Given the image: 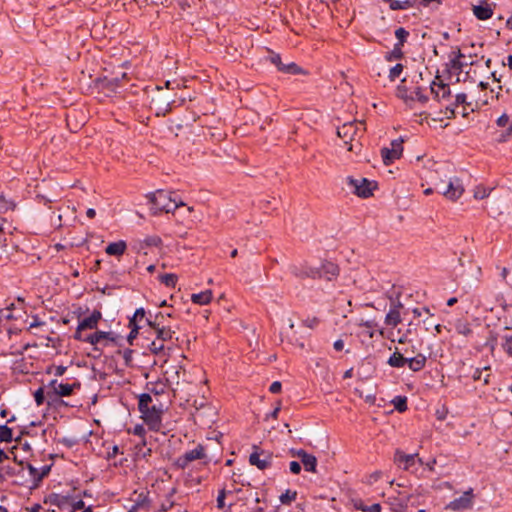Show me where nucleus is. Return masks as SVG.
I'll return each mask as SVG.
<instances>
[{"label":"nucleus","instance_id":"f257e3e1","mask_svg":"<svg viewBox=\"0 0 512 512\" xmlns=\"http://www.w3.org/2000/svg\"><path fill=\"white\" fill-rule=\"evenodd\" d=\"M138 409L150 430L159 431L162 428L163 405L155 403L150 393H142L139 396Z\"/></svg>","mask_w":512,"mask_h":512},{"label":"nucleus","instance_id":"f03ea898","mask_svg":"<svg viewBox=\"0 0 512 512\" xmlns=\"http://www.w3.org/2000/svg\"><path fill=\"white\" fill-rule=\"evenodd\" d=\"M147 198L151 204L150 210L153 215H157L161 212H174L177 208L185 205L178 197L177 193L165 190H157L149 193Z\"/></svg>","mask_w":512,"mask_h":512},{"label":"nucleus","instance_id":"7ed1b4c3","mask_svg":"<svg viewBox=\"0 0 512 512\" xmlns=\"http://www.w3.org/2000/svg\"><path fill=\"white\" fill-rule=\"evenodd\" d=\"M364 129L361 122H347L338 127L337 135L342 139L348 151L358 153L362 147L360 138L363 136Z\"/></svg>","mask_w":512,"mask_h":512},{"label":"nucleus","instance_id":"20e7f679","mask_svg":"<svg viewBox=\"0 0 512 512\" xmlns=\"http://www.w3.org/2000/svg\"><path fill=\"white\" fill-rule=\"evenodd\" d=\"M76 387H79V384L62 383L56 379L49 381L46 385V398L48 405H53L60 397L70 396Z\"/></svg>","mask_w":512,"mask_h":512},{"label":"nucleus","instance_id":"39448f33","mask_svg":"<svg viewBox=\"0 0 512 512\" xmlns=\"http://www.w3.org/2000/svg\"><path fill=\"white\" fill-rule=\"evenodd\" d=\"M435 189L445 198L452 201L459 199L464 192L462 182L457 177L449 178L448 181L441 180L435 183Z\"/></svg>","mask_w":512,"mask_h":512},{"label":"nucleus","instance_id":"423d86ee","mask_svg":"<svg viewBox=\"0 0 512 512\" xmlns=\"http://www.w3.org/2000/svg\"><path fill=\"white\" fill-rule=\"evenodd\" d=\"M347 182L353 192L362 198H367L372 195V191L376 185L374 182L367 180L366 178H352L348 177Z\"/></svg>","mask_w":512,"mask_h":512},{"label":"nucleus","instance_id":"0eeeda50","mask_svg":"<svg viewBox=\"0 0 512 512\" xmlns=\"http://www.w3.org/2000/svg\"><path fill=\"white\" fill-rule=\"evenodd\" d=\"M403 307V303L399 299L391 301L384 319V324L389 330L393 331L402 322L401 310Z\"/></svg>","mask_w":512,"mask_h":512},{"label":"nucleus","instance_id":"6e6552de","mask_svg":"<svg viewBox=\"0 0 512 512\" xmlns=\"http://www.w3.org/2000/svg\"><path fill=\"white\" fill-rule=\"evenodd\" d=\"M403 139L398 138L390 143V147L381 149V157L385 165H390L396 159H399L403 152Z\"/></svg>","mask_w":512,"mask_h":512},{"label":"nucleus","instance_id":"1a4fd4ad","mask_svg":"<svg viewBox=\"0 0 512 512\" xmlns=\"http://www.w3.org/2000/svg\"><path fill=\"white\" fill-rule=\"evenodd\" d=\"M474 502L473 489L469 488L459 498L454 499L446 505L447 510L463 511L472 508Z\"/></svg>","mask_w":512,"mask_h":512},{"label":"nucleus","instance_id":"9d476101","mask_svg":"<svg viewBox=\"0 0 512 512\" xmlns=\"http://www.w3.org/2000/svg\"><path fill=\"white\" fill-rule=\"evenodd\" d=\"M272 460V455L264 450H255L249 456V463L253 466H256L260 470L269 468L272 464Z\"/></svg>","mask_w":512,"mask_h":512},{"label":"nucleus","instance_id":"9b49d317","mask_svg":"<svg viewBox=\"0 0 512 512\" xmlns=\"http://www.w3.org/2000/svg\"><path fill=\"white\" fill-rule=\"evenodd\" d=\"M115 336L112 332L97 331L93 334L85 336V342L94 346V350L100 352L99 345H105V341H115Z\"/></svg>","mask_w":512,"mask_h":512},{"label":"nucleus","instance_id":"f8f14e48","mask_svg":"<svg viewBox=\"0 0 512 512\" xmlns=\"http://www.w3.org/2000/svg\"><path fill=\"white\" fill-rule=\"evenodd\" d=\"M394 462L404 470H410L416 462L421 463V459L418 458V454H405L401 450H396L394 455Z\"/></svg>","mask_w":512,"mask_h":512},{"label":"nucleus","instance_id":"ddd939ff","mask_svg":"<svg viewBox=\"0 0 512 512\" xmlns=\"http://www.w3.org/2000/svg\"><path fill=\"white\" fill-rule=\"evenodd\" d=\"M205 456L204 447L197 445L194 449L186 451L182 456L177 459V465L185 468L190 462L202 459Z\"/></svg>","mask_w":512,"mask_h":512},{"label":"nucleus","instance_id":"4468645a","mask_svg":"<svg viewBox=\"0 0 512 512\" xmlns=\"http://www.w3.org/2000/svg\"><path fill=\"white\" fill-rule=\"evenodd\" d=\"M291 272L297 276V277H310V278H313V279H316V278H322V272L321 270L318 268H315V267H310V266H307V265H301V266H293L291 268Z\"/></svg>","mask_w":512,"mask_h":512},{"label":"nucleus","instance_id":"2eb2a0df","mask_svg":"<svg viewBox=\"0 0 512 512\" xmlns=\"http://www.w3.org/2000/svg\"><path fill=\"white\" fill-rule=\"evenodd\" d=\"M270 61L281 72L288 73V74H298L300 72V68L293 62L288 63V64H283L281 61V57L278 54H272L270 56Z\"/></svg>","mask_w":512,"mask_h":512},{"label":"nucleus","instance_id":"dca6fc26","mask_svg":"<svg viewBox=\"0 0 512 512\" xmlns=\"http://www.w3.org/2000/svg\"><path fill=\"white\" fill-rule=\"evenodd\" d=\"M464 58V55L460 51V49H457L456 51H452L449 56V68L451 71H454L456 73H460L464 66L467 65L466 62H464L462 59Z\"/></svg>","mask_w":512,"mask_h":512},{"label":"nucleus","instance_id":"f3484780","mask_svg":"<svg viewBox=\"0 0 512 512\" xmlns=\"http://www.w3.org/2000/svg\"><path fill=\"white\" fill-rule=\"evenodd\" d=\"M102 315L99 311L94 310L88 317L83 318L78 323V330L94 329L97 327Z\"/></svg>","mask_w":512,"mask_h":512},{"label":"nucleus","instance_id":"a211bd4d","mask_svg":"<svg viewBox=\"0 0 512 512\" xmlns=\"http://www.w3.org/2000/svg\"><path fill=\"white\" fill-rule=\"evenodd\" d=\"M430 88H431V92L434 94V97L436 99H438L439 101L447 99L451 94V90H450L449 86L442 82L433 81L431 83Z\"/></svg>","mask_w":512,"mask_h":512},{"label":"nucleus","instance_id":"6ab92c4d","mask_svg":"<svg viewBox=\"0 0 512 512\" xmlns=\"http://www.w3.org/2000/svg\"><path fill=\"white\" fill-rule=\"evenodd\" d=\"M174 332L170 328H159L157 330V339L152 342V346L155 350H162L163 349V341L171 340L173 337Z\"/></svg>","mask_w":512,"mask_h":512},{"label":"nucleus","instance_id":"aec40b11","mask_svg":"<svg viewBox=\"0 0 512 512\" xmlns=\"http://www.w3.org/2000/svg\"><path fill=\"white\" fill-rule=\"evenodd\" d=\"M319 269L322 272V278L328 281L335 279L338 276V266L332 262L323 263Z\"/></svg>","mask_w":512,"mask_h":512},{"label":"nucleus","instance_id":"412c9836","mask_svg":"<svg viewBox=\"0 0 512 512\" xmlns=\"http://www.w3.org/2000/svg\"><path fill=\"white\" fill-rule=\"evenodd\" d=\"M473 13L479 20L490 19L493 15V10L487 2L473 7Z\"/></svg>","mask_w":512,"mask_h":512},{"label":"nucleus","instance_id":"4be33fe9","mask_svg":"<svg viewBox=\"0 0 512 512\" xmlns=\"http://www.w3.org/2000/svg\"><path fill=\"white\" fill-rule=\"evenodd\" d=\"M127 248V244L123 240H119L117 242H112L107 245L105 248V252L110 256H122Z\"/></svg>","mask_w":512,"mask_h":512},{"label":"nucleus","instance_id":"5701e85b","mask_svg":"<svg viewBox=\"0 0 512 512\" xmlns=\"http://www.w3.org/2000/svg\"><path fill=\"white\" fill-rule=\"evenodd\" d=\"M406 360V365H408L409 369L413 372H418L425 367L427 358L425 355L420 353L415 357L407 358Z\"/></svg>","mask_w":512,"mask_h":512},{"label":"nucleus","instance_id":"b1692460","mask_svg":"<svg viewBox=\"0 0 512 512\" xmlns=\"http://www.w3.org/2000/svg\"><path fill=\"white\" fill-rule=\"evenodd\" d=\"M213 293L211 290H205L191 295V301L197 305H207L212 300Z\"/></svg>","mask_w":512,"mask_h":512},{"label":"nucleus","instance_id":"393cba45","mask_svg":"<svg viewBox=\"0 0 512 512\" xmlns=\"http://www.w3.org/2000/svg\"><path fill=\"white\" fill-rule=\"evenodd\" d=\"M378 332H379V334L381 336H386L392 342L397 341L398 343L403 344V343H406L407 340H408V333H409L408 330L402 333L401 330L399 329L398 330V334H400V336L398 338H395L394 332L392 330H388L387 333H385V329L384 328H379Z\"/></svg>","mask_w":512,"mask_h":512},{"label":"nucleus","instance_id":"a878e982","mask_svg":"<svg viewBox=\"0 0 512 512\" xmlns=\"http://www.w3.org/2000/svg\"><path fill=\"white\" fill-rule=\"evenodd\" d=\"M407 358L396 349V351L389 357L387 364L393 368H402L406 365Z\"/></svg>","mask_w":512,"mask_h":512},{"label":"nucleus","instance_id":"bb28decb","mask_svg":"<svg viewBox=\"0 0 512 512\" xmlns=\"http://www.w3.org/2000/svg\"><path fill=\"white\" fill-rule=\"evenodd\" d=\"M149 501L146 495L139 494L137 498L134 500V503L128 509V512H138L140 509L148 508Z\"/></svg>","mask_w":512,"mask_h":512},{"label":"nucleus","instance_id":"cd10ccee","mask_svg":"<svg viewBox=\"0 0 512 512\" xmlns=\"http://www.w3.org/2000/svg\"><path fill=\"white\" fill-rule=\"evenodd\" d=\"M354 507L356 510L362 512H381L382 508L379 503H374L372 505H366L362 500L354 501Z\"/></svg>","mask_w":512,"mask_h":512},{"label":"nucleus","instance_id":"c85d7f7f","mask_svg":"<svg viewBox=\"0 0 512 512\" xmlns=\"http://www.w3.org/2000/svg\"><path fill=\"white\" fill-rule=\"evenodd\" d=\"M301 462L306 471L313 473L316 472L317 459L314 455L308 453L307 456L301 460Z\"/></svg>","mask_w":512,"mask_h":512},{"label":"nucleus","instance_id":"c756f323","mask_svg":"<svg viewBox=\"0 0 512 512\" xmlns=\"http://www.w3.org/2000/svg\"><path fill=\"white\" fill-rule=\"evenodd\" d=\"M392 10H405L413 6V0H389Z\"/></svg>","mask_w":512,"mask_h":512},{"label":"nucleus","instance_id":"7c9ffc66","mask_svg":"<svg viewBox=\"0 0 512 512\" xmlns=\"http://www.w3.org/2000/svg\"><path fill=\"white\" fill-rule=\"evenodd\" d=\"M51 503L53 505L58 506L59 508H64L66 506H69L70 498L67 496H62L59 494H54L51 496Z\"/></svg>","mask_w":512,"mask_h":512},{"label":"nucleus","instance_id":"2f4dec72","mask_svg":"<svg viewBox=\"0 0 512 512\" xmlns=\"http://www.w3.org/2000/svg\"><path fill=\"white\" fill-rule=\"evenodd\" d=\"M410 100H417L421 104H425L428 101V96L423 93L420 87H416L414 91L410 93Z\"/></svg>","mask_w":512,"mask_h":512},{"label":"nucleus","instance_id":"473e14b6","mask_svg":"<svg viewBox=\"0 0 512 512\" xmlns=\"http://www.w3.org/2000/svg\"><path fill=\"white\" fill-rule=\"evenodd\" d=\"M455 329L458 334H461L463 336H468L472 332L470 325L467 322L461 320H458L455 323Z\"/></svg>","mask_w":512,"mask_h":512},{"label":"nucleus","instance_id":"72a5a7b5","mask_svg":"<svg viewBox=\"0 0 512 512\" xmlns=\"http://www.w3.org/2000/svg\"><path fill=\"white\" fill-rule=\"evenodd\" d=\"M161 283L165 284L167 287H174L177 282V276L172 273L164 274L159 277Z\"/></svg>","mask_w":512,"mask_h":512},{"label":"nucleus","instance_id":"f704fd0d","mask_svg":"<svg viewBox=\"0 0 512 512\" xmlns=\"http://www.w3.org/2000/svg\"><path fill=\"white\" fill-rule=\"evenodd\" d=\"M12 440V429L7 425L0 426V441L10 442Z\"/></svg>","mask_w":512,"mask_h":512},{"label":"nucleus","instance_id":"c9c22d12","mask_svg":"<svg viewBox=\"0 0 512 512\" xmlns=\"http://www.w3.org/2000/svg\"><path fill=\"white\" fill-rule=\"evenodd\" d=\"M46 398V386L40 387L34 392V400L37 406H41Z\"/></svg>","mask_w":512,"mask_h":512},{"label":"nucleus","instance_id":"e433bc0d","mask_svg":"<svg viewBox=\"0 0 512 512\" xmlns=\"http://www.w3.org/2000/svg\"><path fill=\"white\" fill-rule=\"evenodd\" d=\"M395 36L398 40L396 44L403 45L409 36V32L405 28L399 27L395 30Z\"/></svg>","mask_w":512,"mask_h":512},{"label":"nucleus","instance_id":"4c0bfd02","mask_svg":"<svg viewBox=\"0 0 512 512\" xmlns=\"http://www.w3.org/2000/svg\"><path fill=\"white\" fill-rule=\"evenodd\" d=\"M360 326L366 328L367 330L365 333L368 335L369 338H373L375 334V328L378 326L377 323L374 321L368 320L360 324Z\"/></svg>","mask_w":512,"mask_h":512},{"label":"nucleus","instance_id":"58836bf2","mask_svg":"<svg viewBox=\"0 0 512 512\" xmlns=\"http://www.w3.org/2000/svg\"><path fill=\"white\" fill-rule=\"evenodd\" d=\"M490 194V189L484 187V186H477L474 190V198L475 199H484L488 197Z\"/></svg>","mask_w":512,"mask_h":512},{"label":"nucleus","instance_id":"ea45409f","mask_svg":"<svg viewBox=\"0 0 512 512\" xmlns=\"http://www.w3.org/2000/svg\"><path fill=\"white\" fill-rule=\"evenodd\" d=\"M466 99H467V96L465 93H458L455 96V102H454L453 106L451 108L449 106H447V110H449L451 114H454L455 107L466 103Z\"/></svg>","mask_w":512,"mask_h":512},{"label":"nucleus","instance_id":"a19ab883","mask_svg":"<svg viewBox=\"0 0 512 512\" xmlns=\"http://www.w3.org/2000/svg\"><path fill=\"white\" fill-rule=\"evenodd\" d=\"M296 495L295 491L286 490L285 493L281 494L280 501L282 504H289L296 499Z\"/></svg>","mask_w":512,"mask_h":512},{"label":"nucleus","instance_id":"79ce46f5","mask_svg":"<svg viewBox=\"0 0 512 512\" xmlns=\"http://www.w3.org/2000/svg\"><path fill=\"white\" fill-rule=\"evenodd\" d=\"M393 403H394V406L395 408L400 411V412H403L407 409V405H406V397H401V396H397L394 400H393Z\"/></svg>","mask_w":512,"mask_h":512},{"label":"nucleus","instance_id":"37998d69","mask_svg":"<svg viewBox=\"0 0 512 512\" xmlns=\"http://www.w3.org/2000/svg\"><path fill=\"white\" fill-rule=\"evenodd\" d=\"M402 71H403L402 64H396L395 66H393L389 72L390 80L394 81L395 79H397L400 76V74L402 73Z\"/></svg>","mask_w":512,"mask_h":512},{"label":"nucleus","instance_id":"c03bdc74","mask_svg":"<svg viewBox=\"0 0 512 512\" xmlns=\"http://www.w3.org/2000/svg\"><path fill=\"white\" fill-rule=\"evenodd\" d=\"M503 344L502 347L505 350V352L512 357V336H504L503 337Z\"/></svg>","mask_w":512,"mask_h":512},{"label":"nucleus","instance_id":"a18cd8bd","mask_svg":"<svg viewBox=\"0 0 512 512\" xmlns=\"http://www.w3.org/2000/svg\"><path fill=\"white\" fill-rule=\"evenodd\" d=\"M147 389L149 390L148 393H153L155 396H158L162 393H164V385L163 384H160V385H155V384H148L147 386Z\"/></svg>","mask_w":512,"mask_h":512},{"label":"nucleus","instance_id":"49530a36","mask_svg":"<svg viewBox=\"0 0 512 512\" xmlns=\"http://www.w3.org/2000/svg\"><path fill=\"white\" fill-rule=\"evenodd\" d=\"M145 316V310L143 308H138L133 317L129 321V326L137 325L136 322L138 319H143Z\"/></svg>","mask_w":512,"mask_h":512},{"label":"nucleus","instance_id":"de8ad7c7","mask_svg":"<svg viewBox=\"0 0 512 512\" xmlns=\"http://www.w3.org/2000/svg\"><path fill=\"white\" fill-rule=\"evenodd\" d=\"M69 506H70V512H77L78 510L85 509L84 501L81 499L76 500V501L70 500Z\"/></svg>","mask_w":512,"mask_h":512},{"label":"nucleus","instance_id":"09e8293b","mask_svg":"<svg viewBox=\"0 0 512 512\" xmlns=\"http://www.w3.org/2000/svg\"><path fill=\"white\" fill-rule=\"evenodd\" d=\"M147 246H159L161 244V239L158 236H149L144 240Z\"/></svg>","mask_w":512,"mask_h":512},{"label":"nucleus","instance_id":"8fccbe9b","mask_svg":"<svg viewBox=\"0 0 512 512\" xmlns=\"http://www.w3.org/2000/svg\"><path fill=\"white\" fill-rule=\"evenodd\" d=\"M303 324L308 327V328H311V329H314L318 326L319 324V319L316 318V317H313V318H307L303 321Z\"/></svg>","mask_w":512,"mask_h":512},{"label":"nucleus","instance_id":"3c124183","mask_svg":"<svg viewBox=\"0 0 512 512\" xmlns=\"http://www.w3.org/2000/svg\"><path fill=\"white\" fill-rule=\"evenodd\" d=\"M225 496H226V492H225V490H221V491L219 492V494H218V497H217V507H218L219 509H223V508H224V506H225V502H224V500H225Z\"/></svg>","mask_w":512,"mask_h":512},{"label":"nucleus","instance_id":"603ef678","mask_svg":"<svg viewBox=\"0 0 512 512\" xmlns=\"http://www.w3.org/2000/svg\"><path fill=\"white\" fill-rule=\"evenodd\" d=\"M402 46H403V45H399V44H395V45H394V48H393V50H392V52H391V54H392V56H393L394 58L399 59V58H401V57H402V55H403V52H402Z\"/></svg>","mask_w":512,"mask_h":512},{"label":"nucleus","instance_id":"864d4df0","mask_svg":"<svg viewBox=\"0 0 512 512\" xmlns=\"http://www.w3.org/2000/svg\"><path fill=\"white\" fill-rule=\"evenodd\" d=\"M509 124V116L507 114H502L498 119H497V125L499 127H505Z\"/></svg>","mask_w":512,"mask_h":512},{"label":"nucleus","instance_id":"5fc2aeb1","mask_svg":"<svg viewBox=\"0 0 512 512\" xmlns=\"http://www.w3.org/2000/svg\"><path fill=\"white\" fill-rule=\"evenodd\" d=\"M290 453L292 454V456H296V457L300 458V460H302L308 454L303 449H291Z\"/></svg>","mask_w":512,"mask_h":512},{"label":"nucleus","instance_id":"6e6d98bb","mask_svg":"<svg viewBox=\"0 0 512 512\" xmlns=\"http://www.w3.org/2000/svg\"><path fill=\"white\" fill-rule=\"evenodd\" d=\"M289 468L293 474H299L301 471V465L297 461L290 462Z\"/></svg>","mask_w":512,"mask_h":512},{"label":"nucleus","instance_id":"4d7b16f0","mask_svg":"<svg viewBox=\"0 0 512 512\" xmlns=\"http://www.w3.org/2000/svg\"><path fill=\"white\" fill-rule=\"evenodd\" d=\"M281 387H282V385H281V383H280L279 381H274V382L270 385V387H269V391H270L271 393H275V394H276V393H279V392L281 391Z\"/></svg>","mask_w":512,"mask_h":512},{"label":"nucleus","instance_id":"13d9d810","mask_svg":"<svg viewBox=\"0 0 512 512\" xmlns=\"http://www.w3.org/2000/svg\"><path fill=\"white\" fill-rule=\"evenodd\" d=\"M130 327H131V331H130V333H129V335H128V338H127V339H128V341H129L130 343H132V340H133V339L137 336V334H138V329H139V327H138L137 325H132V326H130Z\"/></svg>","mask_w":512,"mask_h":512},{"label":"nucleus","instance_id":"bf43d9fd","mask_svg":"<svg viewBox=\"0 0 512 512\" xmlns=\"http://www.w3.org/2000/svg\"><path fill=\"white\" fill-rule=\"evenodd\" d=\"M419 3L423 6H431L434 5L438 7L441 4V0H418Z\"/></svg>","mask_w":512,"mask_h":512},{"label":"nucleus","instance_id":"052dcab7","mask_svg":"<svg viewBox=\"0 0 512 512\" xmlns=\"http://www.w3.org/2000/svg\"><path fill=\"white\" fill-rule=\"evenodd\" d=\"M133 434L137 435V436H140V437H143L144 434H145V429H144L143 425H136L133 428Z\"/></svg>","mask_w":512,"mask_h":512},{"label":"nucleus","instance_id":"680f3d73","mask_svg":"<svg viewBox=\"0 0 512 512\" xmlns=\"http://www.w3.org/2000/svg\"><path fill=\"white\" fill-rule=\"evenodd\" d=\"M488 369H489V367H484L483 369H480V368L475 369V371L473 372V375H472L473 379L480 380L482 377V371L488 370Z\"/></svg>","mask_w":512,"mask_h":512},{"label":"nucleus","instance_id":"e2e57ef3","mask_svg":"<svg viewBox=\"0 0 512 512\" xmlns=\"http://www.w3.org/2000/svg\"><path fill=\"white\" fill-rule=\"evenodd\" d=\"M1 317L5 318V319H13L14 316L12 315L11 311H10V307H7L3 310H1Z\"/></svg>","mask_w":512,"mask_h":512},{"label":"nucleus","instance_id":"0e129e2a","mask_svg":"<svg viewBox=\"0 0 512 512\" xmlns=\"http://www.w3.org/2000/svg\"><path fill=\"white\" fill-rule=\"evenodd\" d=\"M119 453V447L117 445H114L111 450L107 451L108 458H113Z\"/></svg>","mask_w":512,"mask_h":512},{"label":"nucleus","instance_id":"69168bd1","mask_svg":"<svg viewBox=\"0 0 512 512\" xmlns=\"http://www.w3.org/2000/svg\"><path fill=\"white\" fill-rule=\"evenodd\" d=\"M398 96L400 98L404 99L405 101L410 100V95L407 94V91L404 88H399L398 89Z\"/></svg>","mask_w":512,"mask_h":512},{"label":"nucleus","instance_id":"338daca9","mask_svg":"<svg viewBox=\"0 0 512 512\" xmlns=\"http://www.w3.org/2000/svg\"><path fill=\"white\" fill-rule=\"evenodd\" d=\"M380 478H381V472L380 471H376V472H374L373 474L370 475L369 483L372 484V483L378 481Z\"/></svg>","mask_w":512,"mask_h":512},{"label":"nucleus","instance_id":"774afa93","mask_svg":"<svg viewBox=\"0 0 512 512\" xmlns=\"http://www.w3.org/2000/svg\"><path fill=\"white\" fill-rule=\"evenodd\" d=\"M65 371H66V367L60 365V366L55 367L54 374H55V376L60 377V376L64 375Z\"/></svg>","mask_w":512,"mask_h":512}]
</instances>
